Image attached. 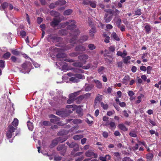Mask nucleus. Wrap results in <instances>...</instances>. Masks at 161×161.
I'll use <instances>...</instances> for the list:
<instances>
[{
	"instance_id": "obj_57",
	"label": "nucleus",
	"mask_w": 161,
	"mask_h": 161,
	"mask_svg": "<svg viewBox=\"0 0 161 161\" xmlns=\"http://www.w3.org/2000/svg\"><path fill=\"white\" fill-rule=\"evenodd\" d=\"M26 32L24 31H21L20 32V35L22 37H24L26 36Z\"/></svg>"
},
{
	"instance_id": "obj_52",
	"label": "nucleus",
	"mask_w": 161,
	"mask_h": 161,
	"mask_svg": "<svg viewBox=\"0 0 161 161\" xmlns=\"http://www.w3.org/2000/svg\"><path fill=\"white\" fill-rule=\"evenodd\" d=\"M152 69V67L150 66H148L146 68L147 70V73L148 74H150L151 73V71Z\"/></svg>"
},
{
	"instance_id": "obj_48",
	"label": "nucleus",
	"mask_w": 161,
	"mask_h": 161,
	"mask_svg": "<svg viewBox=\"0 0 161 161\" xmlns=\"http://www.w3.org/2000/svg\"><path fill=\"white\" fill-rule=\"evenodd\" d=\"M121 21V19H118L116 21V23L117 25V27L119 28L120 27Z\"/></svg>"
},
{
	"instance_id": "obj_33",
	"label": "nucleus",
	"mask_w": 161,
	"mask_h": 161,
	"mask_svg": "<svg viewBox=\"0 0 161 161\" xmlns=\"http://www.w3.org/2000/svg\"><path fill=\"white\" fill-rule=\"evenodd\" d=\"M73 122L75 124H78L81 123L82 122V121L80 119H75L73 120Z\"/></svg>"
},
{
	"instance_id": "obj_2",
	"label": "nucleus",
	"mask_w": 161,
	"mask_h": 161,
	"mask_svg": "<svg viewBox=\"0 0 161 161\" xmlns=\"http://www.w3.org/2000/svg\"><path fill=\"white\" fill-rule=\"evenodd\" d=\"M75 23L76 22L75 20H71L69 21L66 22L64 24L65 25L64 26L68 25V26L67 27L68 29L73 30L75 28Z\"/></svg>"
},
{
	"instance_id": "obj_14",
	"label": "nucleus",
	"mask_w": 161,
	"mask_h": 161,
	"mask_svg": "<svg viewBox=\"0 0 161 161\" xmlns=\"http://www.w3.org/2000/svg\"><path fill=\"white\" fill-rule=\"evenodd\" d=\"M118 127L121 130L124 131H126L128 130V129L125 125L123 124H120L118 125Z\"/></svg>"
},
{
	"instance_id": "obj_24",
	"label": "nucleus",
	"mask_w": 161,
	"mask_h": 161,
	"mask_svg": "<svg viewBox=\"0 0 161 161\" xmlns=\"http://www.w3.org/2000/svg\"><path fill=\"white\" fill-rule=\"evenodd\" d=\"M111 36L113 37L114 39L116 40V41H119L120 40L119 38L115 32H113L111 34Z\"/></svg>"
},
{
	"instance_id": "obj_51",
	"label": "nucleus",
	"mask_w": 161,
	"mask_h": 161,
	"mask_svg": "<svg viewBox=\"0 0 161 161\" xmlns=\"http://www.w3.org/2000/svg\"><path fill=\"white\" fill-rule=\"evenodd\" d=\"M141 14V9H138L137 10L135 11V14L136 15H140Z\"/></svg>"
},
{
	"instance_id": "obj_62",
	"label": "nucleus",
	"mask_w": 161,
	"mask_h": 161,
	"mask_svg": "<svg viewBox=\"0 0 161 161\" xmlns=\"http://www.w3.org/2000/svg\"><path fill=\"white\" fill-rule=\"evenodd\" d=\"M117 55L118 56H120L122 58H124V56H123V54L120 51H118L117 52Z\"/></svg>"
},
{
	"instance_id": "obj_31",
	"label": "nucleus",
	"mask_w": 161,
	"mask_h": 161,
	"mask_svg": "<svg viewBox=\"0 0 161 161\" xmlns=\"http://www.w3.org/2000/svg\"><path fill=\"white\" fill-rule=\"evenodd\" d=\"M107 14H108L110 16H111L112 17H113V15L114 13V11L111 9H108L107 10Z\"/></svg>"
},
{
	"instance_id": "obj_28",
	"label": "nucleus",
	"mask_w": 161,
	"mask_h": 161,
	"mask_svg": "<svg viewBox=\"0 0 161 161\" xmlns=\"http://www.w3.org/2000/svg\"><path fill=\"white\" fill-rule=\"evenodd\" d=\"M69 80L73 82H77L79 81V79H77L75 76L70 78Z\"/></svg>"
},
{
	"instance_id": "obj_42",
	"label": "nucleus",
	"mask_w": 161,
	"mask_h": 161,
	"mask_svg": "<svg viewBox=\"0 0 161 161\" xmlns=\"http://www.w3.org/2000/svg\"><path fill=\"white\" fill-rule=\"evenodd\" d=\"M94 82L96 85L97 87L99 88H101V83L98 80H94Z\"/></svg>"
},
{
	"instance_id": "obj_55",
	"label": "nucleus",
	"mask_w": 161,
	"mask_h": 161,
	"mask_svg": "<svg viewBox=\"0 0 161 161\" xmlns=\"http://www.w3.org/2000/svg\"><path fill=\"white\" fill-rule=\"evenodd\" d=\"M12 53L13 54L15 55H18L19 54V52L15 50H13L12 51Z\"/></svg>"
},
{
	"instance_id": "obj_50",
	"label": "nucleus",
	"mask_w": 161,
	"mask_h": 161,
	"mask_svg": "<svg viewBox=\"0 0 161 161\" xmlns=\"http://www.w3.org/2000/svg\"><path fill=\"white\" fill-rule=\"evenodd\" d=\"M5 61L3 60H0V67L4 68L5 66Z\"/></svg>"
},
{
	"instance_id": "obj_46",
	"label": "nucleus",
	"mask_w": 161,
	"mask_h": 161,
	"mask_svg": "<svg viewBox=\"0 0 161 161\" xmlns=\"http://www.w3.org/2000/svg\"><path fill=\"white\" fill-rule=\"evenodd\" d=\"M75 76L78 79L84 78V76L81 74H76L75 75Z\"/></svg>"
},
{
	"instance_id": "obj_12",
	"label": "nucleus",
	"mask_w": 161,
	"mask_h": 161,
	"mask_svg": "<svg viewBox=\"0 0 161 161\" xmlns=\"http://www.w3.org/2000/svg\"><path fill=\"white\" fill-rule=\"evenodd\" d=\"M130 77L128 75H126L122 80V83L125 85H127L128 82L130 80Z\"/></svg>"
},
{
	"instance_id": "obj_56",
	"label": "nucleus",
	"mask_w": 161,
	"mask_h": 161,
	"mask_svg": "<svg viewBox=\"0 0 161 161\" xmlns=\"http://www.w3.org/2000/svg\"><path fill=\"white\" fill-rule=\"evenodd\" d=\"M103 136L105 138H107L108 136V133L106 131H104L103 133Z\"/></svg>"
},
{
	"instance_id": "obj_8",
	"label": "nucleus",
	"mask_w": 161,
	"mask_h": 161,
	"mask_svg": "<svg viewBox=\"0 0 161 161\" xmlns=\"http://www.w3.org/2000/svg\"><path fill=\"white\" fill-rule=\"evenodd\" d=\"M113 17L110 16L108 14H106L104 16L105 22L108 23L110 22L112 19Z\"/></svg>"
},
{
	"instance_id": "obj_58",
	"label": "nucleus",
	"mask_w": 161,
	"mask_h": 161,
	"mask_svg": "<svg viewBox=\"0 0 161 161\" xmlns=\"http://www.w3.org/2000/svg\"><path fill=\"white\" fill-rule=\"evenodd\" d=\"M109 52H114L115 49L114 48V47L113 46H111L110 47H109Z\"/></svg>"
},
{
	"instance_id": "obj_29",
	"label": "nucleus",
	"mask_w": 161,
	"mask_h": 161,
	"mask_svg": "<svg viewBox=\"0 0 161 161\" xmlns=\"http://www.w3.org/2000/svg\"><path fill=\"white\" fill-rule=\"evenodd\" d=\"M57 138H58L59 139V141H58L59 142L62 143L64 142V141H65L68 138L62 136Z\"/></svg>"
},
{
	"instance_id": "obj_15",
	"label": "nucleus",
	"mask_w": 161,
	"mask_h": 161,
	"mask_svg": "<svg viewBox=\"0 0 161 161\" xmlns=\"http://www.w3.org/2000/svg\"><path fill=\"white\" fill-rule=\"evenodd\" d=\"M96 32V29L94 27H92L91 29L89 31V34L90 36L92 37H93L94 36V34Z\"/></svg>"
},
{
	"instance_id": "obj_18",
	"label": "nucleus",
	"mask_w": 161,
	"mask_h": 161,
	"mask_svg": "<svg viewBox=\"0 0 161 161\" xmlns=\"http://www.w3.org/2000/svg\"><path fill=\"white\" fill-rule=\"evenodd\" d=\"M111 157L109 155H106L104 157L101 156V161H107Z\"/></svg>"
},
{
	"instance_id": "obj_44",
	"label": "nucleus",
	"mask_w": 161,
	"mask_h": 161,
	"mask_svg": "<svg viewBox=\"0 0 161 161\" xmlns=\"http://www.w3.org/2000/svg\"><path fill=\"white\" fill-rule=\"evenodd\" d=\"M89 49L91 50H92L95 48L96 47L93 44H90L88 46Z\"/></svg>"
},
{
	"instance_id": "obj_63",
	"label": "nucleus",
	"mask_w": 161,
	"mask_h": 161,
	"mask_svg": "<svg viewBox=\"0 0 161 161\" xmlns=\"http://www.w3.org/2000/svg\"><path fill=\"white\" fill-rule=\"evenodd\" d=\"M119 104L120 106L122 107H125L126 106V104L124 102H119Z\"/></svg>"
},
{
	"instance_id": "obj_60",
	"label": "nucleus",
	"mask_w": 161,
	"mask_h": 161,
	"mask_svg": "<svg viewBox=\"0 0 161 161\" xmlns=\"http://www.w3.org/2000/svg\"><path fill=\"white\" fill-rule=\"evenodd\" d=\"M109 54V52H108L107 53H105L104 54V57H108L109 58H112V55H109L108 54Z\"/></svg>"
},
{
	"instance_id": "obj_53",
	"label": "nucleus",
	"mask_w": 161,
	"mask_h": 161,
	"mask_svg": "<svg viewBox=\"0 0 161 161\" xmlns=\"http://www.w3.org/2000/svg\"><path fill=\"white\" fill-rule=\"evenodd\" d=\"M129 135L131 137H136L137 135L134 131L131 132L129 133Z\"/></svg>"
},
{
	"instance_id": "obj_4",
	"label": "nucleus",
	"mask_w": 161,
	"mask_h": 161,
	"mask_svg": "<svg viewBox=\"0 0 161 161\" xmlns=\"http://www.w3.org/2000/svg\"><path fill=\"white\" fill-rule=\"evenodd\" d=\"M114 159L115 161H121V153L119 152H113Z\"/></svg>"
},
{
	"instance_id": "obj_9",
	"label": "nucleus",
	"mask_w": 161,
	"mask_h": 161,
	"mask_svg": "<svg viewBox=\"0 0 161 161\" xmlns=\"http://www.w3.org/2000/svg\"><path fill=\"white\" fill-rule=\"evenodd\" d=\"M85 48L82 46L80 45L76 47L75 51L77 52H82L85 50Z\"/></svg>"
},
{
	"instance_id": "obj_1",
	"label": "nucleus",
	"mask_w": 161,
	"mask_h": 161,
	"mask_svg": "<svg viewBox=\"0 0 161 161\" xmlns=\"http://www.w3.org/2000/svg\"><path fill=\"white\" fill-rule=\"evenodd\" d=\"M80 32L78 30H75L74 31V37H73L69 41V43L67 45H65L62 48V50L64 51L69 49L72 48L74 46V44H77L78 42L82 43L85 41H86L88 37L87 36H81L78 41L76 40V37L75 36L78 35Z\"/></svg>"
},
{
	"instance_id": "obj_40",
	"label": "nucleus",
	"mask_w": 161,
	"mask_h": 161,
	"mask_svg": "<svg viewBox=\"0 0 161 161\" xmlns=\"http://www.w3.org/2000/svg\"><path fill=\"white\" fill-rule=\"evenodd\" d=\"M96 2L95 1H91V2H90V4L92 8H95L96 7Z\"/></svg>"
},
{
	"instance_id": "obj_19",
	"label": "nucleus",
	"mask_w": 161,
	"mask_h": 161,
	"mask_svg": "<svg viewBox=\"0 0 161 161\" xmlns=\"http://www.w3.org/2000/svg\"><path fill=\"white\" fill-rule=\"evenodd\" d=\"M153 155L152 153H149L146 155V158L147 161H151L153 158Z\"/></svg>"
},
{
	"instance_id": "obj_5",
	"label": "nucleus",
	"mask_w": 161,
	"mask_h": 161,
	"mask_svg": "<svg viewBox=\"0 0 161 161\" xmlns=\"http://www.w3.org/2000/svg\"><path fill=\"white\" fill-rule=\"evenodd\" d=\"M88 58V56L87 54H83L78 56V58L81 61L83 64H85L86 63V60Z\"/></svg>"
},
{
	"instance_id": "obj_11",
	"label": "nucleus",
	"mask_w": 161,
	"mask_h": 161,
	"mask_svg": "<svg viewBox=\"0 0 161 161\" xmlns=\"http://www.w3.org/2000/svg\"><path fill=\"white\" fill-rule=\"evenodd\" d=\"M60 21L59 19L56 18H54L53 21L51 23V25L52 26L54 27L58 25Z\"/></svg>"
},
{
	"instance_id": "obj_22",
	"label": "nucleus",
	"mask_w": 161,
	"mask_h": 161,
	"mask_svg": "<svg viewBox=\"0 0 161 161\" xmlns=\"http://www.w3.org/2000/svg\"><path fill=\"white\" fill-rule=\"evenodd\" d=\"M63 149H63V150L64 151V152H65V150L66 149V148H65V146L64 145H59L57 148V149L58 151L61 150Z\"/></svg>"
},
{
	"instance_id": "obj_41",
	"label": "nucleus",
	"mask_w": 161,
	"mask_h": 161,
	"mask_svg": "<svg viewBox=\"0 0 161 161\" xmlns=\"http://www.w3.org/2000/svg\"><path fill=\"white\" fill-rule=\"evenodd\" d=\"M79 92H75L72 94H70L69 95L70 97H71L73 98H75V97L78 95L79 93Z\"/></svg>"
},
{
	"instance_id": "obj_54",
	"label": "nucleus",
	"mask_w": 161,
	"mask_h": 161,
	"mask_svg": "<svg viewBox=\"0 0 161 161\" xmlns=\"http://www.w3.org/2000/svg\"><path fill=\"white\" fill-rule=\"evenodd\" d=\"M90 0H84L82 3L84 5H88L90 4Z\"/></svg>"
},
{
	"instance_id": "obj_39",
	"label": "nucleus",
	"mask_w": 161,
	"mask_h": 161,
	"mask_svg": "<svg viewBox=\"0 0 161 161\" xmlns=\"http://www.w3.org/2000/svg\"><path fill=\"white\" fill-rule=\"evenodd\" d=\"M101 107L105 110H107L108 108V105L107 104H104L103 103L101 102Z\"/></svg>"
},
{
	"instance_id": "obj_36",
	"label": "nucleus",
	"mask_w": 161,
	"mask_h": 161,
	"mask_svg": "<svg viewBox=\"0 0 161 161\" xmlns=\"http://www.w3.org/2000/svg\"><path fill=\"white\" fill-rule=\"evenodd\" d=\"M75 98L69 96V98L67 101V103L68 104H70L73 103Z\"/></svg>"
},
{
	"instance_id": "obj_25",
	"label": "nucleus",
	"mask_w": 161,
	"mask_h": 161,
	"mask_svg": "<svg viewBox=\"0 0 161 161\" xmlns=\"http://www.w3.org/2000/svg\"><path fill=\"white\" fill-rule=\"evenodd\" d=\"M72 12V10L71 9H68L66 10L64 12V15H69Z\"/></svg>"
},
{
	"instance_id": "obj_7",
	"label": "nucleus",
	"mask_w": 161,
	"mask_h": 161,
	"mask_svg": "<svg viewBox=\"0 0 161 161\" xmlns=\"http://www.w3.org/2000/svg\"><path fill=\"white\" fill-rule=\"evenodd\" d=\"M86 156L88 157H92L93 156L94 158H96L97 157V155L95 154L91 150H88L85 153Z\"/></svg>"
},
{
	"instance_id": "obj_3",
	"label": "nucleus",
	"mask_w": 161,
	"mask_h": 161,
	"mask_svg": "<svg viewBox=\"0 0 161 161\" xmlns=\"http://www.w3.org/2000/svg\"><path fill=\"white\" fill-rule=\"evenodd\" d=\"M49 117L51 118L50 121L51 122L57 124V125H60V123L58 122L59 120V118L53 114H51L49 115Z\"/></svg>"
},
{
	"instance_id": "obj_59",
	"label": "nucleus",
	"mask_w": 161,
	"mask_h": 161,
	"mask_svg": "<svg viewBox=\"0 0 161 161\" xmlns=\"http://www.w3.org/2000/svg\"><path fill=\"white\" fill-rule=\"evenodd\" d=\"M128 95L130 97L133 96L135 95L134 93L131 91H129L128 92Z\"/></svg>"
},
{
	"instance_id": "obj_13",
	"label": "nucleus",
	"mask_w": 161,
	"mask_h": 161,
	"mask_svg": "<svg viewBox=\"0 0 161 161\" xmlns=\"http://www.w3.org/2000/svg\"><path fill=\"white\" fill-rule=\"evenodd\" d=\"M11 59L12 61L14 63H20L21 62V60L19 59L14 56H12Z\"/></svg>"
},
{
	"instance_id": "obj_21",
	"label": "nucleus",
	"mask_w": 161,
	"mask_h": 161,
	"mask_svg": "<svg viewBox=\"0 0 161 161\" xmlns=\"http://www.w3.org/2000/svg\"><path fill=\"white\" fill-rule=\"evenodd\" d=\"M27 125L29 130L32 131L33 128V126L32 125V123L31 122L29 121H28L27 122Z\"/></svg>"
},
{
	"instance_id": "obj_45",
	"label": "nucleus",
	"mask_w": 161,
	"mask_h": 161,
	"mask_svg": "<svg viewBox=\"0 0 161 161\" xmlns=\"http://www.w3.org/2000/svg\"><path fill=\"white\" fill-rule=\"evenodd\" d=\"M58 63L61 66H62V68H64L67 66L66 63L64 62H58Z\"/></svg>"
},
{
	"instance_id": "obj_17",
	"label": "nucleus",
	"mask_w": 161,
	"mask_h": 161,
	"mask_svg": "<svg viewBox=\"0 0 161 161\" xmlns=\"http://www.w3.org/2000/svg\"><path fill=\"white\" fill-rule=\"evenodd\" d=\"M8 4H9L6 2L4 3L1 5L0 7L1 10H4L8 6Z\"/></svg>"
},
{
	"instance_id": "obj_35",
	"label": "nucleus",
	"mask_w": 161,
	"mask_h": 161,
	"mask_svg": "<svg viewBox=\"0 0 161 161\" xmlns=\"http://www.w3.org/2000/svg\"><path fill=\"white\" fill-rule=\"evenodd\" d=\"M12 125L14 126H16L18 125V120L17 119H14L13 121L12 122Z\"/></svg>"
},
{
	"instance_id": "obj_38",
	"label": "nucleus",
	"mask_w": 161,
	"mask_h": 161,
	"mask_svg": "<svg viewBox=\"0 0 161 161\" xmlns=\"http://www.w3.org/2000/svg\"><path fill=\"white\" fill-rule=\"evenodd\" d=\"M147 33H148L151 31V28L149 25H147L145 27Z\"/></svg>"
},
{
	"instance_id": "obj_61",
	"label": "nucleus",
	"mask_w": 161,
	"mask_h": 161,
	"mask_svg": "<svg viewBox=\"0 0 161 161\" xmlns=\"http://www.w3.org/2000/svg\"><path fill=\"white\" fill-rule=\"evenodd\" d=\"M138 144L137 143H136L135 146H133L132 147V149L133 150H136L138 149Z\"/></svg>"
},
{
	"instance_id": "obj_49",
	"label": "nucleus",
	"mask_w": 161,
	"mask_h": 161,
	"mask_svg": "<svg viewBox=\"0 0 161 161\" xmlns=\"http://www.w3.org/2000/svg\"><path fill=\"white\" fill-rule=\"evenodd\" d=\"M123 161H133L130 157H124L122 160Z\"/></svg>"
},
{
	"instance_id": "obj_30",
	"label": "nucleus",
	"mask_w": 161,
	"mask_h": 161,
	"mask_svg": "<svg viewBox=\"0 0 161 161\" xmlns=\"http://www.w3.org/2000/svg\"><path fill=\"white\" fill-rule=\"evenodd\" d=\"M11 54L9 52H7L3 55V58L5 59L8 58L10 56Z\"/></svg>"
},
{
	"instance_id": "obj_64",
	"label": "nucleus",
	"mask_w": 161,
	"mask_h": 161,
	"mask_svg": "<svg viewBox=\"0 0 161 161\" xmlns=\"http://www.w3.org/2000/svg\"><path fill=\"white\" fill-rule=\"evenodd\" d=\"M100 98L99 96L97 97L95 99V103H97L98 102H99Z\"/></svg>"
},
{
	"instance_id": "obj_6",
	"label": "nucleus",
	"mask_w": 161,
	"mask_h": 161,
	"mask_svg": "<svg viewBox=\"0 0 161 161\" xmlns=\"http://www.w3.org/2000/svg\"><path fill=\"white\" fill-rule=\"evenodd\" d=\"M69 147L71 148L74 147V150L75 151H78L79 147V145L75 142H72L71 143Z\"/></svg>"
},
{
	"instance_id": "obj_23",
	"label": "nucleus",
	"mask_w": 161,
	"mask_h": 161,
	"mask_svg": "<svg viewBox=\"0 0 161 161\" xmlns=\"http://www.w3.org/2000/svg\"><path fill=\"white\" fill-rule=\"evenodd\" d=\"M8 131L11 132L13 133L14 132L15 130V129L14 128L12 125H9L8 128Z\"/></svg>"
},
{
	"instance_id": "obj_43",
	"label": "nucleus",
	"mask_w": 161,
	"mask_h": 161,
	"mask_svg": "<svg viewBox=\"0 0 161 161\" xmlns=\"http://www.w3.org/2000/svg\"><path fill=\"white\" fill-rule=\"evenodd\" d=\"M12 135H13V133H11V132H9L8 131H7V133H6V136H7V137L8 139L11 138L12 137Z\"/></svg>"
},
{
	"instance_id": "obj_27",
	"label": "nucleus",
	"mask_w": 161,
	"mask_h": 161,
	"mask_svg": "<svg viewBox=\"0 0 161 161\" xmlns=\"http://www.w3.org/2000/svg\"><path fill=\"white\" fill-rule=\"evenodd\" d=\"M73 64L75 66L81 67L82 66L83 64L80 62H75L73 63Z\"/></svg>"
},
{
	"instance_id": "obj_10",
	"label": "nucleus",
	"mask_w": 161,
	"mask_h": 161,
	"mask_svg": "<svg viewBox=\"0 0 161 161\" xmlns=\"http://www.w3.org/2000/svg\"><path fill=\"white\" fill-rule=\"evenodd\" d=\"M59 139L57 138L53 140L51 144L50 145V147L51 148H53L57 145L58 143L59 142H58V141H59Z\"/></svg>"
},
{
	"instance_id": "obj_20",
	"label": "nucleus",
	"mask_w": 161,
	"mask_h": 161,
	"mask_svg": "<svg viewBox=\"0 0 161 161\" xmlns=\"http://www.w3.org/2000/svg\"><path fill=\"white\" fill-rule=\"evenodd\" d=\"M51 38L52 39L54 42H58L61 40V39L59 37L55 36H51Z\"/></svg>"
},
{
	"instance_id": "obj_34",
	"label": "nucleus",
	"mask_w": 161,
	"mask_h": 161,
	"mask_svg": "<svg viewBox=\"0 0 161 161\" xmlns=\"http://www.w3.org/2000/svg\"><path fill=\"white\" fill-rule=\"evenodd\" d=\"M130 59V56H127L124 58L123 59V62L124 64H127L128 61Z\"/></svg>"
},
{
	"instance_id": "obj_32",
	"label": "nucleus",
	"mask_w": 161,
	"mask_h": 161,
	"mask_svg": "<svg viewBox=\"0 0 161 161\" xmlns=\"http://www.w3.org/2000/svg\"><path fill=\"white\" fill-rule=\"evenodd\" d=\"M109 125L111 128L113 129H114L116 126V125L114 122L112 121H111L109 122Z\"/></svg>"
},
{
	"instance_id": "obj_16",
	"label": "nucleus",
	"mask_w": 161,
	"mask_h": 161,
	"mask_svg": "<svg viewBox=\"0 0 161 161\" xmlns=\"http://www.w3.org/2000/svg\"><path fill=\"white\" fill-rule=\"evenodd\" d=\"M66 3V2L65 0H62L57 1L55 3V5H64Z\"/></svg>"
},
{
	"instance_id": "obj_26",
	"label": "nucleus",
	"mask_w": 161,
	"mask_h": 161,
	"mask_svg": "<svg viewBox=\"0 0 161 161\" xmlns=\"http://www.w3.org/2000/svg\"><path fill=\"white\" fill-rule=\"evenodd\" d=\"M83 136L81 135H75L73 136V139L75 140H78L82 138Z\"/></svg>"
},
{
	"instance_id": "obj_47",
	"label": "nucleus",
	"mask_w": 161,
	"mask_h": 161,
	"mask_svg": "<svg viewBox=\"0 0 161 161\" xmlns=\"http://www.w3.org/2000/svg\"><path fill=\"white\" fill-rule=\"evenodd\" d=\"M51 14L55 15V16H57L59 15V14L55 11H52L51 12Z\"/></svg>"
},
{
	"instance_id": "obj_37",
	"label": "nucleus",
	"mask_w": 161,
	"mask_h": 161,
	"mask_svg": "<svg viewBox=\"0 0 161 161\" xmlns=\"http://www.w3.org/2000/svg\"><path fill=\"white\" fill-rule=\"evenodd\" d=\"M69 132V131L63 130L58 133V134L61 135H66Z\"/></svg>"
}]
</instances>
